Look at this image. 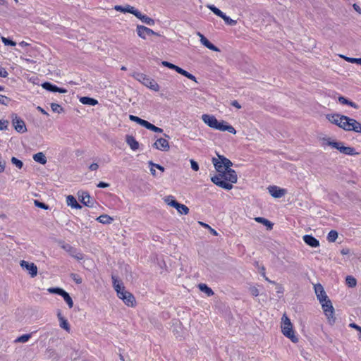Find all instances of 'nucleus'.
Listing matches in <instances>:
<instances>
[{"mask_svg":"<svg viewBox=\"0 0 361 361\" xmlns=\"http://www.w3.org/2000/svg\"><path fill=\"white\" fill-rule=\"evenodd\" d=\"M326 117L331 123L345 130L361 133V123L353 118L338 114H327Z\"/></svg>","mask_w":361,"mask_h":361,"instance_id":"nucleus-1","label":"nucleus"},{"mask_svg":"<svg viewBox=\"0 0 361 361\" xmlns=\"http://www.w3.org/2000/svg\"><path fill=\"white\" fill-rule=\"evenodd\" d=\"M211 180L217 186L230 190L233 188V183L237 182L238 176L236 172L229 167L212 177Z\"/></svg>","mask_w":361,"mask_h":361,"instance_id":"nucleus-2","label":"nucleus"},{"mask_svg":"<svg viewBox=\"0 0 361 361\" xmlns=\"http://www.w3.org/2000/svg\"><path fill=\"white\" fill-rule=\"evenodd\" d=\"M202 120L205 124L212 128L221 131H228L232 134L236 133L235 129L232 126L228 125L224 121L221 122L219 121L213 115L203 114L202 116Z\"/></svg>","mask_w":361,"mask_h":361,"instance_id":"nucleus-3","label":"nucleus"},{"mask_svg":"<svg viewBox=\"0 0 361 361\" xmlns=\"http://www.w3.org/2000/svg\"><path fill=\"white\" fill-rule=\"evenodd\" d=\"M281 329L282 334L286 337L289 338L293 343L298 342V338L295 334L293 324L286 314H284L281 318Z\"/></svg>","mask_w":361,"mask_h":361,"instance_id":"nucleus-4","label":"nucleus"},{"mask_svg":"<svg viewBox=\"0 0 361 361\" xmlns=\"http://www.w3.org/2000/svg\"><path fill=\"white\" fill-rule=\"evenodd\" d=\"M133 78L136 79L137 81L140 82L147 87L149 88L155 92H158L160 89L158 83L153 79L149 78L144 73H135L133 75Z\"/></svg>","mask_w":361,"mask_h":361,"instance_id":"nucleus-5","label":"nucleus"},{"mask_svg":"<svg viewBox=\"0 0 361 361\" xmlns=\"http://www.w3.org/2000/svg\"><path fill=\"white\" fill-rule=\"evenodd\" d=\"M320 304L328 322L333 325L336 322V317H334V308L331 300L328 299L324 302H320Z\"/></svg>","mask_w":361,"mask_h":361,"instance_id":"nucleus-6","label":"nucleus"},{"mask_svg":"<svg viewBox=\"0 0 361 361\" xmlns=\"http://www.w3.org/2000/svg\"><path fill=\"white\" fill-rule=\"evenodd\" d=\"M212 163L215 169L219 172H223V170L231 167L233 163L227 158L222 155H218V158H213Z\"/></svg>","mask_w":361,"mask_h":361,"instance_id":"nucleus-7","label":"nucleus"},{"mask_svg":"<svg viewBox=\"0 0 361 361\" xmlns=\"http://www.w3.org/2000/svg\"><path fill=\"white\" fill-rule=\"evenodd\" d=\"M162 65L164 66L168 67L169 68L176 71L177 73L184 75L185 77L188 78V79L193 80L195 82H197L196 78L193 75H192L189 72L183 70V68H180L179 66H176L171 63H169L168 61H162Z\"/></svg>","mask_w":361,"mask_h":361,"instance_id":"nucleus-8","label":"nucleus"},{"mask_svg":"<svg viewBox=\"0 0 361 361\" xmlns=\"http://www.w3.org/2000/svg\"><path fill=\"white\" fill-rule=\"evenodd\" d=\"M136 32H137V35L143 39H145L147 36H150V35L159 36V33L154 32L152 29H150L147 27H145L144 25H137Z\"/></svg>","mask_w":361,"mask_h":361,"instance_id":"nucleus-9","label":"nucleus"},{"mask_svg":"<svg viewBox=\"0 0 361 361\" xmlns=\"http://www.w3.org/2000/svg\"><path fill=\"white\" fill-rule=\"evenodd\" d=\"M12 124L18 133H24L27 131V128L24 121L16 114L12 116Z\"/></svg>","mask_w":361,"mask_h":361,"instance_id":"nucleus-10","label":"nucleus"},{"mask_svg":"<svg viewBox=\"0 0 361 361\" xmlns=\"http://www.w3.org/2000/svg\"><path fill=\"white\" fill-rule=\"evenodd\" d=\"M20 267L27 271L31 277H35L37 274V267L32 262H29L25 260L20 262Z\"/></svg>","mask_w":361,"mask_h":361,"instance_id":"nucleus-11","label":"nucleus"},{"mask_svg":"<svg viewBox=\"0 0 361 361\" xmlns=\"http://www.w3.org/2000/svg\"><path fill=\"white\" fill-rule=\"evenodd\" d=\"M117 296L121 299L123 302L130 307H133L135 302L134 296L129 292L126 291V290L121 293H119L117 295Z\"/></svg>","mask_w":361,"mask_h":361,"instance_id":"nucleus-12","label":"nucleus"},{"mask_svg":"<svg viewBox=\"0 0 361 361\" xmlns=\"http://www.w3.org/2000/svg\"><path fill=\"white\" fill-rule=\"evenodd\" d=\"M314 289L317 298L319 302H324L325 300L329 299L324 289V287L320 283L315 284L314 286Z\"/></svg>","mask_w":361,"mask_h":361,"instance_id":"nucleus-13","label":"nucleus"},{"mask_svg":"<svg viewBox=\"0 0 361 361\" xmlns=\"http://www.w3.org/2000/svg\"><path fill=\"white\" fill-rule=\"evenodd\" d=\"M154 147L161 151H169L170 145L167 140L164 138H159L156 140L153 145Z\"/></svg>","mask_w":361,"mask_h":361,"instance_id":"nucleus-14","label":"nucleus"},{"mask_svg":"<svg viewBox=\"0 0 361 361\" xmlns=\"http://www.w3.org/2000/svg\"><path fill=\"white\" fill-rule=\"evenodd\" d=\"M336 149H338L341 153L346 155L355 156L360 154L356 152L353 147L343 146V143L342 142H339V146L336 147Z\"/></svg>","mask_w":361,"mask_h":361,"instance_id":"nucleus-15","label":"nucleus"},{"mask_svg":"<svg viewBox=\"0 0 361 361\" xmlns=\"http://www.w3.org/2000/svg\"><path fill=\"white\" fill-rule=\"evenodd\" d=\"M268 190L270 195L275 198H280L286 193V190L285 189L280 188L275 185L269 186Z\"/></svg>","mask_w":361,"mask_h":361,"instance_id":"nucleus-16","label":"nucleus"},{"mask_svg":"<svg viewBox=\"0 0 361 361\" xmlns=\"http://www.w3.org/2000/svg\"><path fill=\"white\" fill-rule=\"evenodd\" d=\"M197 35L200 37L201 43L207 48L214 51H220V49L212 44L202 33L197 32Z\"/></svg>","mask_w":361,"mask_h":361,"instance_id":"nucleus-17","label":"nucleus"},{"mask_svg":"<svg viewBox=\"0 0 361 361\" xmlns=\"http://www.w3.org/2000/svg\"><path fill=\"white\" fill-rule=\"evenodd\" d=\"M42 87L50 92H60V93H66L67 92V90L66 89L58 87L57 86L52 85L50 82H44L42 85Z\"/></svg>","mask_w":361,"mask_h":361,"instance_id":"nucleus-18","label":"nucleus"},{"mask_svg":"<svg viewBox=\"0 0 361 361\" xmlns=\"http://www.w3.org/2000/svg\"><path fill=\"white\" fill-rule=\"evenodd\" d=\"M320 140L322 141V145L323 147L329 146L334 149H336V147H338V146H339L338 141L332 140L329 137H322Z\"/></svg>","mask_w":361,"mask_h":361,"instance_id":"nucleus-19","label":"nucleus"},{"mask_svg":"<svg viewBox=\"0 0 361 361\" xmlns=\"http://www.w3.org/2000/svg\"><path fill=\"white\" fill-rule=\"evenodd\" d=\"M304 242L312 247H317L319 246V242L317 239L311 235H305L303 236Z\"/></svg>","mask_w":361,"mask_h":361,"instance_id":"nucleus-20","label":"nucleus"},{"mask_svg":"<svg viewBox=\"0 0 361 361\" xmlns=\"http://www.w3.org/2000/svg\"><path fill=\"white\" fill-rule=\"evenodd\" d=\"M80 201L85 206H87L90 207L93 206L92 200L87 192H84V191L81 192V193L80 195Z\"/></svg>","mask_w":361,"mask_h":361,"instance_id":"nucleus-21","label":"nucleus"},{"mask_svg":"<svg viewBox=\"0 0 361 361\" xmlns=\"http://www.w3.org/2000/svg\"><path fill=\"white\" fill-rule=\"evenodd\" d=\"M57 317L59 321L60 327L65 329L66 331L69 332L70 331V325H69L67 319H66L64 318V317L61 314V311H58Z\"/></svg>","mask_w":361,"mask_h":361,"instance_id":"nucleus-22","label":"nucleus"},{"mask_svg":"<svg viewBox=\"0 0 361 361\" xmlns=\"http://www.w3.org/2000/svg\"><path fill=\"white\" fill-rule=\"evenodd\" d=\"M112 281H113V286L116 291L117 295L119 293H121V292L124 291L125 287L123 285V283L117 279V278L114 276H112Z\"/></svg>","mask_w":361,"mask_h":361,"instance_id":"nucleus-23","label":"nucleus"},{"mask_svg":"<svg viewBox=\"0 0 361 361\" xmlns=\"http://www.w3.org/2000/svg\"><path fill=\"white\" fill-rule=\"evenodd\" d=\"M138 19H140L142 23L148 25H154V20L148 17L146 15L142 14L140 11L137 13V16H136Z\"/></svg>","mask_w":361,"mask_h":361,"instance_id":"nucleus-24","label":"nucleus"},{"mask_svg":"<svg viewBox=\"0 0 361 361\" xmlns=\"http://www.w3.org/2000/svg\"><path fill=\"white\" fill-rule=\"evenodd\" d=\"M126 142L133 150H136L139 148V143L134 137L131 135H127Z\"/></svg>","mask_w":361,"mask_h":361,"instance_id":"nucleus-25","label":"nucleus"},{"mask_svg":"<svg viewBox=\"0 0 361 361\" xmlns=\"http://www.w3.org/2000/svg\"><path fill=\"white\" fill-rule=\"evenodd\" d=\"M66 203L68 206L75 209H80L81 206L78 204L76 199L73 195H68L66 197Z\"/></svg>","mask_w":361,"mask_h":361,"instance_id":"nucleus-26","label":"nucleus"},{"mask_svg":"<svg viewBox=\"0 0 361 361\" xmlns=\"http://www.w3.org/2000/svg\"><path fill=\"white\" fill-rule=\"evenodd\" d=\"M79 100L82 104L90 106H95L98 104V101L97 99L88 97H82Z\"/></svg>","mask_w":361,"mask_h":361,"instance_id":"nucleus-27","label":"nucleus"},{"mask_svg":"<svg viewBox=\"0 0 361 361\" xmlns=\"http://www.w3.org/2000/svg\"><path fill=\"white\" fill-rule=\"evenodd\" d=\"M113 220V218L107 214H102L97 218V221L103 224H109Z\"/></svg>","mask_w":361,"mask_h":361,"instance_id":"nucleus-28","label":"nucleus"},{"mask_svg":"<svg viewBox=\"0 0 361 361\" xmlns=\"http://www.w3.org/2000/svg\"><path fill=\"white\" fill-rule=\"evenodd\" d=\"M33 159L39 164H45L47 163V158L42 152H38L33 155Z\"/></svg>","mask_w":361,"mask_h":361,"instance_id":"nucleus-29","label":"nucleus"},{"mask_svg":"<svg viewBox=\"0 0 361 361\" xmlns=\"http://www.w3.org/2000/svg\"><path fill=\"white\" fill-rule=\"evenodd\" d=\"M164 201L168 205L176 207L178 204V202L175 200L174 197L172 195H168L164 197Z\"/></svg>","mask_w":361,"mask_h":361,"instance_id":"nucleus-30","label":"nucleus"},{"mask_svg":"<svg viewBox=\"0 0 361 361\" xmlns=\"http://www.w3.org/2000/svg\"><path fill=\"white\" fill-rule=\"evenodd\" d=\"M199 289L205 293L207 296H212L214 295V291L204 283H200L198 285Z\"/></svg>","mask_w":361,"mask_h":361,"instance_id":"nucleus-31","label":"nucleus"},{"mask_svg":"<svg viewBox=\"0 0 361 361\" xmlns=\"http://www.w3.org/2000/svg\"><path fill=\"white\" fill-rule=\"evenodd\" d=\"M176 209V210L178 211V212L180 214H188L189 213V209L187 206H185V204H180V203H178L177 206L175 207Z\"/></svg>","mask_w":361,"mask_h":361,"instance_id":"nucleus-32","label":"nucleus"},{"mask_svg":"<svg viewBox=\"0 0 361 361\" xmlns=\"http://www.w3.org/2000/svg\"><path fill=\"white\" fill-rule=\"evenodd\" d=\"M255 219L257 222L261 223L264 226H267L269 229H271L273 227V224H271L269 220L263 217H256Z\"/></svg>","mask_w":361,"mask_h":361,"instance_id":"nucleus-33","label":"nucleus"},{"mask_svg":"<svg viewBox=\"0 0 361 361\" xmlns=\"http://www.w3.org/2000/svg\"><path fill=\"white\" fill-rule=\"evenodd\" d=\"M338 232L335 230H331L329 231L327 235V240L330 243H334L338 238Z\"/></svg>","mask_w":361,"mask_h":361,"instance_id":"nucleus-34","label":"nucleus"},{"mask_svg":"<svg viewBox=\"0 0 361 361\" xmlns=\"http://www.w3.org/2000/svg\"><path fill=\"white\" fill-rule=\"evenodd\" d=\"M124 10H125V13H130L134 15L135 17L137 16V13L140 11L135 7H133L130 5H128V4L124 6Z\"/></svg>","mask_w":361,"mask_h":361,"instance_id":"nucleus-35","label":"nucleus"},{"mask_svg":"<svg viewBox=\"0 0 361 361\" xmlns=\"http://www.w3.org/2000/svg\"><path fill=\"white\" fill-rule=\"evenodd\" d=\"M62 297L63 298L65 302L67 303L69 308H72L73 307V301L71 298V297L69 295V294L64 291V293L62 295Z\"/></svg>","mask_w":361,"mask_h":361,"instance_id":"nucleus-36","label":"nucleus"},{"mask_svg":"<svg viewBox=\"0 0 361 361\" xmlns=\"http://www.w3.org/2000/svg\"><path fill=\"white\" fill-rule=\"evenodd\" d=\"M345 282L346 284L350 288L355 287L357 284L356 279L352 276H348L345 279Z\"/></svg>","mask_w":361,"mask_h":361,"instance_id":"nucleus-37","label":"nucleus"},{"mask_svg":"<svg viewBox=\"0 0 361 361\" xmlns=\"http://www.w3.org/2000/svg\"><path fill=\"white\" fill-rule=\"evenodd\" d=\"M221 18L228 25L234 26L237 24V21L235 20L231 19L230 17L227 16L225 13L223 15Z\"/></svg>","mask_w":361,"mask_h":361,"instance_id":"nucleus-38","label":"nucleus"},{"mask_svg":"<svg viewBox=\"0 0 361 361\" xmlns=\"http://www.w3.org/2000/svg\"><path fill=\"white\" fill-rule=\"evenodd\" d=\"M214 14H216L217 16L221 18L223 15L224 14V12H222L220 9L214 6V5H209L207 6Z\"/></svg>","mask_w":361,"mask_h":361,"instance_id":"nucleus-39","label":"nucleus"},{"mask_svg":"<svg viewBox=\"0 0 361 361\" xmlns=\"http://www.w3.org/2000/svg\"><path fill=\"white\" fill-rule=\"evenodd\" d=\"M48 292L50 293H55L58 294L61 296H62L63 293H64V290L60 288H48Z\"/></svg>","mask_w":361,"mask_h":361,"instance_id":"nucleus-40","label":"nucleus"},{"mask_svg":"<svg viewBox=\"0 0 361 361\" xmlns=\"http://www.w3.org/2000/svg\"><path fill=\"white\" fill-rule=\"evenodd\" d=\"M51 108L54 112H56L59 114L63 111L62 107L59 104H56V103H51Z\"/></svg>","mask_w":361,"mask_h":361,"instance_id":"nucleus-41","label":"nucleus"},{"mask_svg":"<svg viewBox=\"0 0 361 361\" xmlns=\"http://www.w3.org/2000/svg\"><path fill=\"white\" fill-rule=\"evenodd\" d=\"M11 162H12L13 164H14L18 169H21L23 167V162L20 160H19L17 158H16V157H12L11 158Z\"/></svg>","mask_w":361,"mask_h":361,"instance_id":"nucleus-42","label":"nucleus"},{"mask_svg":"<svg viewBox=\"0 0 361 361\" xmlns=\"http://www.w3.org/2000/svg\"><path fill=\"white\" fill-rule=\"evenodd\" d=\"M1 41L5 45L16 46V43L6 37H1Z\"/></svg>","mask_w":361,"mask_h":361,"instance_id":"nucleus-43","label":"nucleus"},{"mask_svg":"<svg viewBox=\"0 0 361 361\" xmlns=\"http://www.w3.org/2000/svg\"><path fill=\"white\" fill-rule=\"evenodd\" d=\"M30 338V334H24V335L18 337L16 339V341L17 342H20V343H25V342H27L29 340Z\"/></svg>","mask_w":361,"mask_h":361,"instance_id":"nucleus-44","label":"nucleus"},{"mask_svg":"<svg viewBox=\"0 0 361 361\" xmlns=\"http://www.w3.org/2000/svg\"><path fill=\"white\" fill-rule=\"evenodd\" d=\"M129 118L130 121L136 122L137 123L140 124V126L142 125V122L144 121L143 119L133 115H130Z\"/></svg>","mask_w":361,"mask_h":361,"instance_id":"nucleus-45","label":"nucleus"},{"mask_svg":"<svg viewBox=\"0 0 361 361\" xmlns=\"http://www.w3.org/2000/svg\"><path fill=\"white\" fill-rule=\"evenodd\" d=\"M71 255L78 260H81L83 259V255L79 252H76L75 250L71 252Z\"/></svg>","mask_w":361,"mask_h":361,"instance_id":"nucleus-46","label":"nucleus"},{"mask_svg":"<svg viewBox=\"0 0 361 361\" xmlns=\"http://www.w3.org/2000/svg\"><path fill=\"white\" fill-rule=\"evenodd\" d=\"M8 121L6 120L0 121V130H4L8 128Z\"/></svg>","mask_w":361,"mask_h":361,"instance_id":"nucleus-47","label":"nucleus"},{"mask_svg":"<svg viewBox=\"0 0 361 361\" xmlns=\"http://www.w3.org/2000/svg\"><path fill=\"white\" fill-rule=\"evenodd\" d=\"M71 278L78 284H80L82 283V279L75 274H72Z\"/></svg>","mask_w":361,"mask_h":361,"instance_id":"nucleus-48","label":"nucleus"},{"mask_svg":"<svg viewBox=\"0 0 361 361\" xmlns=\"http://www.w3.org/2000/svg\"><path fill=\"white\" fill-rule=\"evenodd\" d=\"M190 164H191V168L192 170H194L195 171H197L199 170L198 164L193 159L190 160Z\"/></svg>","mask_w":361,"mask_h":361,"instance_id":"nucleus-49","label":"nucleus"},{"mask_svg":"<svg viewBox=\"0 0 361 361\" xmlns=\"http://www.w3.org/2000/svg\"><path fill=\"white\" fill-rule=\"evenodd\" d=\"M343 58L348 62L358 64V61H359L358 59H359V58H350V57H346V56H343Z\"/></svg>","mask_w":361,"mask_h":361,"instance_id":"nucleus-50","label":"nucleus"},{"mask_svg":"<svg viewBox=\"0 0 361 361\" xmlns=\"http://www.w3.org/2000/svg\"><path fill=\"white\" fill-rule=\"evenodd\" d=\"M35 204L39 207V208H42V209H48V206L46 205L44 203H42V202H40L37 200H35Z\"/></svg>","mask_w":361,"mask_h":361,"instance_id":"nucleus-51","label":"nucleus"},{"mask_svg":"<svg viewBox=\"0 0 361 361\" xmlns=\"http://www.w3.org/2000/svg\"><path fill=\"white\" fill-rule=\"evenodd\" d=\"M149 164L151 166H154L157 169H158L159 170H160L161 172H164V168L163 166H161V165L159 164H154L152 161H149Z\"/></svg>","mask_w":361,"mask_h":361,"instance_id":"nucleus-52","label":"nucleus"},{"mask_svg":"<svg viewBox=\"0 0 361 361\" xmlns=\"http://www.w3.org/2000/svg\"><path fill=\"white\" fill-rule=\"evenodd\" d=\"M8 75V74L6 70L4 68L0 66V76L2 78H6Z\"/></svg>","mask_w":361,"mask_h":361,"instance_id":"nucleus-53","label":"nucleus"},{"mask_svg":"<svg viewBox=\"0 0 361 361\" xmlns=\"http://www.w3.org/2000/svg\"><path fill=\"white\" fill-rule=\"evenodd\" d=\"M142 126L146 128L148 130H150L152 129V126H153V124L149 123L148 121L144 120V121L142 122Z\"/></svg>","mask_w":361,"mask_h":361,"instance_id":"nucleus-54","label":"nucleus"},{"mask_svg":"<svg viewBox=\"0 0 361 361\" xmlns=\"http://www.w3.org/2000/svg\"><path fill=\"white\" fill-rule=\"evenodd\" d=\"M250 292L252 295L257 296L259 295V290L257 288L252 287L250 288Z\"/></svg>","mask_w":361,"mask_h":361,"instance_id":"nucleus-55","label":"nucleus"},{"mask_svg":"<svg viewBox=\"0 0 361 361\" xmlns=\"http://www.w3.org/2000/svg\"><path fill=\"white\" fill-rule=\"evenodd\" d=\"M8 99L6 96L0 94V104H6Z\"/></svg>","mask_w":361,"mask_h":361,"instance_id":"nucleus-56","label":"nucleus"},{"mask_svg":"<svg viewBox=\"0 0 361 361\" xmlns=\"http://www.w3.org/2000/svg\"><path fill=\"white\" fill-rule=\"evenodd\" d=\"M152 131L153 132H155V133H162L163 132V129L162 128H160L159 127H157L155 126L154 125H153L152 129H151Z\"/></svg>","mask_w":361,"mask_h":361,"instance_id":"nucleus-57","label":"nucleus"},{"mask_svg":"<svg viewBox=\"0 0 361 361\" xmlns=\"http://www.w3.org/2000/svg\"><path fill=\"white\" fill-rule=\"evenodd\" d=\"M99 165L97 163H93L89 166L90 171H97Z\"/></svg>","mask_w":361,"mask_h":361,"instance_id":"nucleus-58","label":"nucleus"},{"mask_svg":"<svg viewBox=\"0 0 361 361\" xmlns=\"http://www.w3.org/2000/svg\"><path fill=\"white\" fill-rule=\"evenodd\" d=\"M114 9L117 11L125 13L124 6L116 5L114 6Z\"/></svg>","mask_w":361,"mask_h":361,"instance_id":"nucleus-59","label":"nucleus"},{"mask_svg":"<svg viewBox=\"0 0 361 361\" xmlns=\"http://www.w3.org/2000/svg\"><path fill=\"white\" fill-rule=\"evenodd\" d=\"M349 326L356 329L357 331H360L361 330V326H358L357 324H356L355 323L350 324Z\"/></svg>","mask_w":361,"mask_h":361,"instance_id":"nucleus-60","label":"nucleus"},{"mask_svg":"<svg viewBox=\"0 0 361 361\" xmlns=\"http://www.w3.org/2000/svg\"><path fill=\"white\" fill-rule=\"evenodd\" d=\"M338 101H339L341 104H347V105H348V103L349 102V100H348L347 99H345V97H338Z\"/></svg>","mask_w":361,"mask_h":361,"instance_id":"nucleus-61","label":"nucleus"},{"mask_svg":"<svg viewBox=\"0 0 361 361\" xmlns=\"http://www.w3.org/2000/svg\"><path fill=\"white\" fill-rule=\"evenodd\" d=\"M109 185L106 183H104V182H99L97 185V187L98 188H107L109 187Z\"/></svg>","mask_w":361,"mask_h":361,"instance_id":"nucleus-62","label":"nucleus"},{"mask_svg":"<svg viewBox=\"0 0 361 361\" xmlns=\"http://www.w3.org/2000/svg\"><path fill=\"white\" fill-rule=\"evenodd\" d=\"M231 105L235 106L237 109H240L241 108L240 104L236 100L233 101L231 102Z\"/></svg>","mask_w":361,"mask_h":361,"instance_id":"nucleus-63","label":"nucleus"},{"mask_svg":"<svg viewBox=\"0 0 361 361\" xmlns=\"http://www.w3.org/2000/svg\"><path fill=\"white\" fill-rule=\"evenodd\" d=\"M341 253L343 255H348V254H349V253H350V250H349V249H348V248H344V249L341 250Z\"/></svg>","mask_w":361,"mask_h":361,"instance_id":"nucleus-64","label":"nucleus"}]
</instances>
